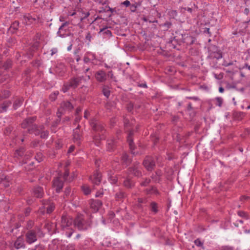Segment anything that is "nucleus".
<instances>
[{"label": "nucleus", "mask_w": 250, "mask_h": 250, "mask_svg": "<svg viewBox=\"0 0 250 250\" xmlns=\"http://www.w3.org/2000/svg\"><path fill=\"white\" fill-rule=\"evenodd\" d=\"M194 244L197 247L203 248V243L201 242L199 238H197L194 240Z\"/></svg>", "instance_id": "58"}, {"label": "nucleus", "mask_w": 250, "mask_h": 250, "mask_svg": "<svg viewBox=\"0 0 250 250\" xmlns=\"http://www.w3.org/2000/svg\"><path fill=\"white\" fill-rule=\"evenodd\" d=\"M156 159L150 156L145 157L143 164L146 169L148 171H152L156 167Z\"/></svg>", "instance_id": "8"}, {"label": "nucleus", "mask_w": 250, "mask_h": 250, "mask_svg": "<svg viewBox=\"0 0 250 250\" xmlns=\"http://www.w3.org/2000/svg\"><path fill=\"white\" fill-rule=\"evenodd\" d=\"M42 206L40 208L38 211L42 214L44 215L51 213L55 209V204L50 200H43L42 201Z\"/></svg>", "instance_id": "4"}, {"label": "nucleus", "mask_w": 250, "mask_h": 250, "mask_svg": "<svg viewBox=\"0 0 250 250\" xmlns=\"http://www.w3.org/2000/svg\"><path fill=\"white\" fill-rule=\"evenodd\" d=\"M218 250H234V248L229 246H223L218 248Z\"/></svg>", "instance_id": "57"}, {"label": "nucleus", "mask_w": 250, "mask_h": 250, "mask_svg": "<svg viewBox=\"0 0 250 250\" xmlns=\"http://www.w3.org/2000/svg\"><path fill=\"white\" fill-rule=\"evenodd\" d=\"M69 25V22L66 21L62 24L60 27L57 34L59 36L64 38L69 35V32L68 30L64 29V28Z\"/></svg>", "instance_id": "20"}, {"label": "nucleus", "mask_w": 250, "mask_h": 250, "mask_svg": "<svg viewBox=\"0 0 250 250\" xmlns=\"http://www.w3.org/2000/svg\"><path fill=\"white\" fill-rule=\"evenodd\" d=\"M90 56H89V57L90 62H91L92 64L94 65H98L101 63V61L97 58L95 54L90 52Z\"/></svg>", "instance_id": "32"}, {"label": "nucleus", "mask_w": 250, "mask_h": 250, "mask_svg": "<svg viewBox=\"0 0 250 250\" xmlns=\"http://www.w3.org/2000/svg\"><path fill=\"white\" fill-rule=\"evenodd\" d=\"M83 78V76L71 78L68 82L64 83L62 87V91L65 93L71 88H76L81 83Z\"/></svg>", "instance_id": "3"}, {"label": "nucleus", "mask_w": 250, "mask_h": 250, "mask_svg": "<svg viewBox=\"0 0 250 250\" xmlns=\"http://www.w3.org/2000/svg\"><path fill=\"white\" fill-rule=\"evenodd\" d=\"M151 182V180L149 178H146L144 181L140 183V186L142 187H146Z\"/></svg>", "instance_id": "53"}, {"label": "nucleus", "mask_w": 250, "mask_h": 250, "mask_svg": "<svg viewBox=\"0 0 250 250\" xmlns=\"http://www.w3.org/2000/svg\"><path fill=\"white\" fill-rule=\"evenodd\" d=\"M126 197V193L121 189H119V191L115 194V200L121 202H123Z\"/></svg>", "instance_id": "25"}, {"label": "nucleus", "mask_w": 250, "mask_h": 250, "mask_svg": "<svg viewBox=\"0 0 250 250\" xmlns=\"http://www.w3.org/2000/svg\"><path fill=\"white\" fill-rule=\"evenodd\" d=\"M37 120L36 116H32L26 118L25 119L21 124V127L22 128H30L34 124V122Z\"/></svg>", "instance_id": "14"}, {"label": "nucleus", "mask_w": 250, "mask_h": 250, "mask_svg": "<svg viewBox=\"0 0 250 250\" xmlns=\"http://www.w3.org/2000/svg\"><path fill=\"white\" fill-rule=\"evenodd\" d=\"M73 140L74 143L80 145L82 140V132L80 130L74 129L73 133Z\"/></svg>", "instance_id": "22"}, {"label": "nucleus", "mask_w": 250, "mask_h": 250, "mask_svg": "<svg viewBox=\"0 0 250 250\" xmlns=\"http://www.w3.org/2000/svg\"><path fill=\"white\" fill-rule=\"evenodd\" d=\"M61 107L65 111H71L74 108V105L69 101H63L61 104Z\"/></svg>", "instance_id": "28"}, {"label": "nucleus", "mask_w": 250, "mask_h": 250, "mask_svg": "<svg viewBox=\"0 0 250 250\" xmlns=\"http://www.w3.org/2000/svg\"><path fill=\"white\" fill-rule=\"evenodd\" d=\"M79 17L78 18V23H81L83 20L87 18L90 15L88 11H84L83 9L81 8L78 10Z\"/></svg>", "instance_id": "27"}, {"label": "nucleus", "mask_w": 250, "mask_h": 250, "mask_svg": "<svg viewBox=\"0 0 250 250\" xmlns=\"http://www.w3.org/2000/svg\"><path fill=\"white\" fill-rule=\"evenodd\" d=\"M109 181L112 184H116L118 182V178L116 176L111 175L109 177Z\"/></svg>", "instance_id": "52"}, {"label": "nucleus", "mask_w": 250, "mask_h": 250, "mask_svg": "<svg viewBox=\"0 0 250 250\" xmlns=\"http://www.w3.org/2000/svg\"><path fill=\"white\" fill-rule=\"evenodd\" d=\"M90 125L95 131L102 132L104 130V124L96 119H92L90 120Z\"/></svg>", "instance_id": "13"}, {"label": "nucleus", "mask_w": 250, "mask_h": 250, "mask_svg": "<svg viewBox=\"0 0 250 250\" xmlns=\"http://www.w3.org/2000/svg\"><path fill=\"white\" fill-rule=\"evenodd\" d=\"M95 77L97 81L99 83H104L107 80L106 73L103 70H100L96 72Z\"/></svg>", "instance_id": "17"}, {"label": "nucleus", "mask_w": 250, "mask_h": 250, "mask_svg": "<svg viewBox=\"0 0 250 250\" xmlns=\"http://www.w3.org/2000/svg\"><path fill=\"white\" fill-rule=\"evenodd\" d=\"M82 189L83 193L86 195L89 194L91 192V189L90 188L86 185L83 186L82 187Z\"/></svg>", "instance_id": "43"}, {"label": "nucleus", "mask_w": 250, "mask_h": 250, "mask_svg": "<svg viewBox=\"0 0 250 250\" xmlns=\"http://www.w3.org/2000/svg\"><path fill=\"white\" fill-rule=\"evenodd\" d=\"M2 185L4 187H8L9 186V182L7 180L6 177L2 176L0 177V185Z\"/></svg>", "instance_id": "40"}, {"label": "nucleus", "mask_w": 250, "mask_h": 250, "mask_svg": "<svg viewBox=\"0 0 250 250\" xmlns=\"http://www.w3.org/2000/svg\"><path fill=\"white\" fill-rule=\"evenodd\" d=\"M123 121L125 132L127 133V141L129 145V148L131 149V152H132V151L134 150L135 148V146L133 142V138L134 130L132 129L130 130L127 128L131 127L133 123L132 122H130L129 120L125 116L124 117ZM132 153H133V152Z\"/></svg>", "instance_id": "2"}, {"label": "nucleus", "mask_w": 250, "mask_h": 250, "mask_svg": "<svg viewBox=\"0 0 250 250\" xmlns=\"http://www.w3.org/2000/svg\"><path fill=\"white\" fill-rule=\"evenodd\" d=\"M12 64V61L10 59H7L2 65V67L5 70H8L9 68H11Z\"/></svg>", "instance_id": "35"}, {"label": "nucleus", "mask_w": 250, "mask_h": 250, "mask_svg": "<svg viewBox=\"0 0 250 250\" xmlns=\"http://www.w3.org/2000/svg\"><path fill=\"white\" fill-rule=\"evenodd\" d=\"M108 8L109 6L106 5L105 7H102L100 8V10L99 11L100 13H104V12H108Z\"/></svg>", "instance_id": "61"}, {"label": "nucleus", "mask_w": 250, "mask_h": 250, "mask_svg": "<svg viewBox=\"0 0 250 250\" xmlns=\"http://www.w3.org/2000/svg\"><path fill=\"white\" fill-rule=\"evenodd\" d=\"M178 14L177 11L175 10H170L168 12V15L171 18L174 19L176 17H177Z\"/></svg>", "instance_id": "50"}, {"label": "nucleus", "mask_w": 250, "mask_h": 250, "mask_svg": "<svg viewBox=\"0 0 250 250\" xmlns=\"http://www.w3.org/2000/svg\"><path fill=\"white\" fill-rule=\"evenodd\" d=\"M133 108L134 105L133 103H129V104H127L126 109L128 112H131L133 110Z\"/></svg>", "instance_id": "60"}, {"label": "nucleus", "mask_w": 250, "mask_h": 250, "mask_svg": "<svg viewBox=\"0 0 250 250\" xmlns=\"http://www.w3.org/2000/svg\"><path fill=\"white\" fill-rule=\"evenodd\" d=\"M34 226V222L30 220L27 222L26 225L25 227V229L27 230V231H29L30 230H34V229H32Z\"/></svg>", "instance_id": "39"}, {"label": "nucleus", "mask_w": 250, "mask_h": 250, "mask_svg": "<svg viewBox=\"0 0 250 250\" xmlns=\"http://www.w3.org/2000/svg\"><path fill=\"white\" fill-rule=\"evenodd\" d=\"M213 101H215V104L219 107L222 105L223 100L221 97H216Z\"/></svg>", "instance_id": "48"}, {"label": "nucleus", "mask_w": 250, "mask_h": 250, "mask_svg": "<svg viewBox=\"0 0 250 250\" xmlns=\"http://www.w3.org/2000/svg\"><path fill=\"white\" fill-rule=\"evenodd\" d=\"M74 220L70 216L66 214H63L61 217V227L63 230L70 228L72 224H74Z\"/></svg>", "instance_id": "9"}, {"label": "nucleus", "mask_w": 250, "mask_h": 250, "mask_svg": "<svg viewBox=\"0 0 250 250\" xmlns=\"http://www.w3.org/2000/svg\"><path fill=\"white\" fill-rule=\"evenodd\" d=\"M90 54V52L88 51V52H86V53L84 54V56L83 58V61L85 63H87L90 62V57H89V56H90V54Z\"/></svg>", "instance_id": "46"}, {"label": "nucleus", "mask_w": 250, "mask_h": 250, "mask_svg": "<svg viewBox=\"0 0 250 250\" xmlns=\"http://www.w3.org/2000/svg\"><path fill=\"white\" fill-rule=\"evenodd\" d=\"M53 186L55 188L57 193H59L63 187V182L60 177H56L53 180Z\"/></svg>", "instance_id": "18"}, {"label": "nucleus", "mask_w": 250, "mask_h": 250, "mask_svg": "<svg viewBox=\"0 0 250 250\" xmlns=\"http://www.w3.org/2000/svg\"><path fill=\"white\" fill-rule=\"evenodd\" d=\"M237 214L241 217H243L244 218H245L246 219H247L248 218V214L247 213V212L244 211H242V210H239L237 212Z\"/></svg>", "instance_id": "55"}, {"label": "nucleus", "mask_w": 250, "mask_h": 250, "mask_svg": "<svg viewBox=\"0 0 250 250\" xmlns=\"http://www.w3.org/2000/svg\"><path fill=\"white\" fill-rule=\"evenodd\" d=\"M151 209L155 213L158 212L157 204L156 202H153L150 204Z\"/></svg>", "instance_id": "49"}, {"label": "nucleus", "mask_w": 250, "mask_h": 250, "mask_svg": "<svg viewBox=\"0 0 250 250\" xmlns=\"http://www.w3.org/2000/svg\"><path fill=\"white\" fill-rule=\"evenodd\" d=\"M186 111L190 112L192 111L191 114L192 113V116H194L195 115V111L194 110V108L192 107V104L190 102H189L188 104V106L186 109ZM190 115H191V113H190Z\"/></svg>", "instance_id": "42"}, {"label": "nucleus", "mask_w": 250, "mask_h": 250, "mask_svg": "<svg viewBox=\"0 0 250 250\" xmlns=\"http://www.w3.org/2000/svg\"><path fill=\"white\" fill-rule=\"evenodd\" d=\"M145 191L147 194H154L155 195H159L160 193L156 187L154 186H152L150 188H146Z\"/></svg>", "instance_id": "33"}, {"label": "nucleus", "mask_w": 250, "mask_h": 250, "mask_svg": "<svg viewBox=\"0 0 250 250\" xmlns=\"http://www.w3.org/2000/svg\"><path fill=\"white\" fill-rule=\"evenodd\" d=\"M196 41V38L188 34H181L176 32V35L171 41V43L173 48H176V44L181 45L184 44L186 45H190L193 44Z\"/></svg>", "instance_id": "1"}, {"label": "nucleus", "mask_w": 250, "mask_h": 250, "mask_svg": "<svg viewBox=\"0 0 250 250\" xmlns=\"http://www.w3.org/2000/svg\"><path fill=\"white\" fill-rule=\"evenodd\" d=\"M69 174V172L68 169L67 168H65L64 173L62 175V178L64 181H66L67 180V178H68Z\"/></svg>", "instance_id": "59"}, {"label": "nucleus", "mask_w": 250, "mask_h": 250, "mask_svg": "<svg viewBox=\"0 0 250 250\" xmlns=\"http://www.w3.org/2000/svg\"><path fill=\"white\" fill-rule=\"evenodd\" d=\"M123 185L127 189H131L135 187V182L129 176H127L123 181Z\"/></svg>", "instance_id": "21"}, {"label": "nucleus", "mask_w": 250, "mask_h": 250, "mask_svg": "<svg viewBox=\"0 0 250 250\" xmlns=\"http://www.w3.org/2000/svg\"><path fill=\"white\" fill-rule=\"evenodd\" d=\"M141 167L139 163L134 164L132 166L127 169V173L128 174H133L134 176L140 177L142 176Z\"/></svg>", "instance_id": "11"}, {"label": "nucleus", "mask_w": 250, "mask_h": 250, "mask_svg": "<svg viewBox=\"0 0 250 250\" xmlns=\"http://www.w3.org/2000/svg\"><path fill=\"white\" fill-rule=\"evenodd\" d=\"M24 99L23 97H18L14 101L13 104V108L14 110H17L19 107H21L23 104Z\"/></svg>", "instance_id": "29"}, {"label": "nucleus", "mask_w": 250, "mask_h": 250, "mask_svg": "<svg viewBox=\"0 0 250 250\" xmlns=\"http://www.w3.org/2000/svg\"><path fill=\"white\" fill-rule=\"evenodd\" d=\"M33 195L37 198H42L44 195V191L42 187L40 186H36L32 189Z\"/></svg>", "instance_id": "23"}, {"label": "nucleus", "mask_w": 250, "mask_h": 250, "mask_svg": "<svg viewBox=\"0 0 250 250\" xmlns=\"http://www.w3.org/2000/svg\"><path fill=\"white\" fill-rule=\"evenodd\" d=\"M25 149L23 147H21L18 149H17L15 151V152L14 153L15 157H22L24 153Z\"/></svg>", "instance_id": "37"}, {"label": "nucleus", "mask_w": 250, "mask_h": 250, "mask_svg": "<svg viewBox=\"0 0 250 250\" xmlns=\"http://www.w3.org/2000/svg\"><path fill=\"white\" fill-rule=\"evenodd\" d=\"M75 245L73 244H69L66 247L67 250H75Z\"/></svg>", "instance_id": "64"}, {"label": "nucleus", "mask_w": 250, "mask_h": 250, "mask_svg": "<svg viewBox=\"0 0 250 250\" xmlns=\"http://www.w3.org/2000/svg\"><path fill=\"white\" fill-rule=\"evenodd\" d=\"M121 161L123 165L126 166H129L131 163V160L129 158L126 153H123L121 157Z\"/></svg>", "instance_id": "30"}, {"label": "nucleus", "mask_w": 250, "mask_h": 250, "mask_svg": "<svg viewBox=\"0 0 250 250\" xmlns=\"http://www.w3.org/2000/svg\"><path fill=\"white\" fill-rule=\"evenodd\" d=\"M89 179L93 184L99 185L101 182L102 174L100 171L96 170L93 174L90 176Z\"/></svg>", "instance_id": "16"}, {"label": "nucleus", "mask_w": 250, "mask_h": 250, "mask_svg": "<svg viewBox=\"0 0 250 250\" xmlns=\"http://www.w3.org/2000/svg\"><path fill=\"white\" fill-rule=\"evenodd\" d=\"M71 192V188L69 187H67L65 188L64 195L65 196H68Z\"/></svg>", "instance_id": "63"}, {"label": "nucleus", "mask_w": 250, "mask_h": 250, "mask_svg": "<svg viewBox=\"0 0 250 250\" xmlns=\"http://www.w3.org/2000/svg\"><path fill=\"white\" fill-rule=\"evenodd\" d=\"M40 138L43 139H46L49 136V131L47 130H45L44 128H42L40 130Z\"/></svg>", "instance_id": "38"}, {"label": "nucleus", "mask_w": 250, "mask_h": 250, "mask_svg": "<svg viewBox=\"0 0 250 250\" xmlns=\"http://www.w3.org/2000/svg\"><path fill=\"white\" fill-rule=\"evenodd\" d=\"M24 239L22 235L19 236L14 243L16 249H24L25 248Z\"/></svg>", "instance_id": "24"}, {"label": "nucleus", "mask_w": 250, "mask_h": 250, "mask_svg": "<svg viewBox=\"0 0 250 250\" xmlns=\"http://www.w3.org/2000/svg\"><path fill=\"white\" fill-rule=\"evenodd\" d=\"M74 226L80 230H85L90 227V223L85 220L83 215H78L74 220Z\"/></svg>", "instance_id": "5"}, {"label": "nucleus", "mask_w": 250, "mask_h": 250, "mask_svg": "<svg viewBox=\"0 0 250 250\" xmlns=\"http://www.w3.org/2000/svg\"><path fill=\"white\" fill-rule=\"evenodd\" d=\"M23 19L27 25L42 22V16L40 15L27 13L23 15Z\"/></svg>", "instance_id": "6"}, {"label": "nucleus", "mask_w": 250, "mask_h": 250, "mask_svg": "<svg viewBox=\"0 0 250 250\" xmlns=\"http://www.w3.org/2000/svg\"><path fill=\"white\" fill-rule=\"evenodd\" d=\"M89 204L90 208L93 209L94 212H97L99 210L101 207L103 205L102 201L99 199H90L89 201Z\"/></svg>", "instance_id": "15"}, {"label": "nucleus", "mask_w": 250, "mask_h": 250, "mask_svg": "<svg viewBox=\"0 0 250 250\" xmlns=\"http://www.w3.org/2000/svg\"><path fill=\"white\" fill-rule=\"evenodd\" d=\"M208 58L210 59H216L219 60L222 58V52L219 48L213 44H210L208 46Z\"/></svg>", "instance_id": "7"}, {"label": "nucleus", "mask_w": 250, "mask_h": 250, "mask_svg": "<svg viewBox=\"0 0 250 250\" xmlns=\"http://www.w3.org/2000/svg\"><path fill=\"white\" fill-rule=\"evenodd\" d=\"M102 92L104 96H105L107 98H108L110 95V91L109 90V87L106 85H104L103 86L102 88Z\"/></svg>", "instance_id": "36"}, {"label": "nucleus", "mask_w": 250, "mask_h": 250, "mask_svg": "<svg viewBox=\"0 0 250 250\" xmlns=\"http://www.w3.org/2000/svg\"><path fill=\"white\" fill-rule=\"evenodd\" d=\"M65 234L67 237L70 238L72 234L74 233V230L71 228H68V229H65Z\"/></svg>", "instance_id": "54"}, {"label": "nucleus", "mask_w": 250, "mask_h": 250, "mask_svg": "<svg viewBox=\"0 0 250 250\" xmlns=\"http://www.w3.org/2000/svg\"><path fill=\"white\" fill-rule=\"evenodd\" d=\"M11 104L10 100H5L0 104V113L6 112Z\"/></svg>", "instance_id": "26"}, {"label": "nucleus", "mask_w": 250, "mask_h": 250, "mask_svg": "<svg viewBox=\"0 0 250 250\" xmlns=\"http://www.w3.org/2000/svg\"><path fill=\"white\" fill-rule=\"evenodd\" d=\"M0 99H6L10 97L11 92L7 89H3L0 91Z\"/></svg>", "instance_id": "34"}, {"label": "nucleus", "mask_w": 250, "mask_h": 250, "mask_svg": "<svg viewBox=\"0 0 250 250\" xmlns=\"http://www.w3.org/2000/svg\"><path fill=\"white\" fill-rule=\"evenodd\" d=\"M162 175V171L160 169L157 170L151 176V178L155 182H159L160 177Z\"/></svg>", "instance_id": "31"}, {"label": "nucleus", "mask_w": 250, "mask_h": 250, "mask_svg": "<svg viewBox=\"0 0 250 250\" xmlns=\"http://www.w3.org/2000/svg\"><path fill=\"white\" fill-rule=\"evenodd\" d=\"M25 241L30 245L37 241V232L36 230L27 231L25 234Z\"/></svg>", "instance_id": "10"}, {"label": "nucleus", "mask_w": 250, "mask_h": 250, "mask_svg": "<svg viewBox=\"0 0 250 250\" xmlns=\"http://www.w3.org/2000/svg\"><path fill=\"white\" fill-rule=\"evenodd\" d=\"M59 91H56L52 93L49 96V99L51 101H54L57 97L59 94Z\"/></svg>", "instance_id": "51"}, {"label": "nucleus", "mask_w": 250, "mask_h": 250, "mask_svg": "<svg viewBox=\"0 0 250 250\" xmlns=\"http://www.w3.org/2000/svg\"><path fill=\"white\" fill-rule=\"evenodd\" d=\"M44 128L43 125H38L34 124L30 128H28L27 131L29 134H34L36 136H38L41 133L40 130Z\"/></svg>", "instance_id": "19"}, {"label": "nucleus", "mask_w": 250, "mask_h": 250, "mask_svg": "<svg viewBox=\"0 0 250 250\" xmlns=\"http://www.w3.org/2000/svg\"><path fill=\"white\" fill-rule=\"evenodd\" d=\"M13 129V128L11 126H8L6 127L4 129V134L5 135H9L11 133Z\"/></svg>", "instance_id": "56"}, {"label": "nucleus", "mask_w": 250, "mask_h": 250, "mask_svg": "<svg viewBox=\"0 0 250 250\" xmlns=\"http://www.w3.org/2000/svg\"><path fill=\"white\" fill-rule=\"evenodd\" d=\"M119 139L118 138H112L107 139L106 141V150L109 152H113L117 148L119 145Z\"/></svg>", "instance_id": "12"}, {"label": "nucleus", "mask_w": 250, "mask_h": 250, "mask_svg": "<svg viewBox=\"0 0 250 250\" xmlns=\"http://www.w3.org/2000/svg\"><path fill=\"white\" fill-rule=\"evenodd\" d=\"M102 33L103 35H106L107 37H111L112 36V32L110 30L107 29V27L101 29L99 33Z\"/></svg>", "instance_id": "41"}, {"label": "nucleus", "mask_w": 250, "mask_h": 250, "mask_svg": "<svg viewBox=\"0 0 250 250\" xmlns=\"http://www.w3.org/2000/svg\"><path fill=\"white\" fill-rule=\"evenodd\" d=\"M19 27V22L17 21H14L11 25L10 29L15 31L18 30Z\"/></svg>", "instance_id": "44"}, {"label": "nucleus", "mask_w": 250, "mask_h": 250, "mask_svg": "<svg viewBox=\"0 0 250 250\" xmlns=\"http://www.w3.org/2000/svg\"><path fill=\"white\" fill-rule=\"evenodd\" d=\"M35 159L38 161V162L40 163L43 161V155L42 153L40 152H38L35 156Z\"/></svg>", "instance_id": "47"}, {"label": "nucleus", "mask_w": 250, "mask_h": 250, "mask_svg": "<svg viewBox=\"0 0 250 250\" xmlns=\"http://www.w3.org/2000/svg\"><path fill=\"white\" fill-rule=\"evenodd\" d=\"M203 33L204 34H207L208 36L210 37L212 36L211 33L210 32V29L209 28L205 27L204 28Z\"/></svg>", "instance_id": "62"}, {"label": "nucleus", "mask_w": 250, "mask_h": 250, "mask_svg": "<svg viewBox=\"0 0 250 250\" xmlns=\"http://www.w3.org/2000/svg\"><path fill=\"white\" fill-rule=\"evenodd\" d=\"M93 141H94L95 144L97 146H100V143H101V142H100L101 137L99 135H96L93 136Z\"/></svg>", "instance_id": "45"}]
</instances>
